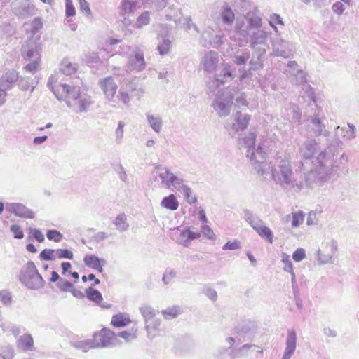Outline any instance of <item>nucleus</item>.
<instances>
[{"instance_id":"obj_47","label":"nucleus","mask_w":359,"mask_h":359,"mask_svg":"<svg viewBox=\"0 0 359 359\" xmlns=\"http://www.w3.org/2000/svg\"><path fill=\"white\" fill-rule=\"evenodd\" d=\"M76 70V65L67 60H63L60 65V72L65 75H71Z\"/></svg>"},{"instance_id":"obj_32","label":"nucleus","mask_w":359,"mask_h":359,"mask_svg":"<svg viewBox=\"0 0 359 359\" xmlns=\"http://www.w3.org/2000/svg\"><path fill=\"white\" fill-rule=\"evenodd\" d=\"M265 158H263V159H261L258 156H256L253 158V160L252 161H254L252 163V165L254 167V169L257 171V174L259 175L263 176L265 174L268 172V170L271 168L269 166V165L265 162Z\"/></svg>"},{"instance_id":"obj_57","label":"nucleus","mask_w":359,"mask_h":359,"mask_svg":"<svg viewBox=\"0 0 359 359\" xmlns=\"http://www.w3.org/2000/svg\"><path fill=\"white\" fill-rule=\"evenodd\" d=\"M124 126L125 123L123 121H119L118 123V126L115 130V142L118 144L122 143L124 134Z\"/></svg>"},{"instance_id":"obj_2","label":"nucleus","mask_w":359,"mask_h":359,"mask_svg":"<svg viewBox=\"0 0 359 359\" xmlns=\"http://www.w3.org/2000/svg\"><path fill=\"white\" fill-rule=\"evenodd\" d=\"M271 179L276 185L291 194L299 193L304 188L302 177H298L297 170H294L290 154L279 156L271 168Z\"/></svg>"},{"instance_id":"obj_18","label":"nucleus","mask_w":359,"mask_h":359,"mask_svg":"<svg viewBox=\"0 0 359 359\" xmlns=\"http://www.w3.org/2000/svg\"><path fill=\"white\" fill-rule=\"evenodd\" d=\"M236 69L228 63H223L215 71L214 78L220 83L231 81L235 78Z\"/></svg>"},{"instance_id":"obj_26","label":"nucleus","mask_w":359,"mask_h":359,"mask_svg":"<svg viewBox=\"0 0 359 359\" xmlns=\"http://www.w3.org/2000/svg\"><path fill=\"white\" fill-rule=\"evenodd\" d=\"M19 78L18 73L16 71H11L4 74L0 80V90L6 93L10 90L18 81Z\"/></svg>"},{"instance_id":"obj_51","label":"nucleus","mask_w":359,"mask_h":359,"mask_svg":"<svg viewBox=\"0 0 359 359\" xmlns=\"http://www.w3.org/2000/svg\"><path fill=\"white\" fill-rule=\"evenodd\" d=\"M180 307L179 306H173L162 311V313L166 319L175 318L180 313Z\"/></svg>"},{"instance_id":"obj_12","label":"nucleus","mask_w":359,"mask_h":359,"mask_svg":"<svg viewBox=\"0 0 359 359\" xmlns=\"http://www.w3.org/2000/svg\"><path fill=\"white\" fill-rule=\"evenodd\" d=\"M325 252L321 250L317 251V260L320 265L333 264L335 260V254L338 250V243L336 240L331 239L324 243Z\"/></svg>"},{"instance_id":"obj_45","label":"nucleus","mask_w":359,"mask_h":359,"mask_svg":"<svg viewBox=\"0 0 359 359\" xmlns=\"http://www.w3.org/2000/svg\"><path fill=\"white\" fill-rule=\"evenodd\" d=\"M93 339H85L75 341L73 344L74 346L83 352H87L91 348H96L93 343Z\"/></svg>"},{"instance_id":"obj_14","label":"nucleus","mask_w":359,"mask_h":359,"mask_svg":"<svg viewBox=\"0 0 359 359\" xmlns=\"http://www.w3.org/2000/svg\"><path fill=\"white\" fill-rule=\"evenodd\" d=\"M325 119V116L321 109H318V111L311 116V121L308 124V130L310 131L315 137L324 135L328 137L330 132L325 128V125L323 121Z\"/></svg>"},{"instance_id":"obj_22","label":"nucleus","mask_w":359,"mask_h":359,"mask_svg":"<svg viewBox=\"0 0 359 359\" xmlns=\"http://www.w3.org/2000/svg\"><path fill=\"white\" fill-rule=\"evenodd\" d=\"M13 11L16 15L27 18L35 13V8L28 1L18 2L15 0L12 3Z\"/></svg>"},{"instance_id":"obj_30","label":"nucleus","mask_w":359,"mask_h":359,"mask_svg":"<svg viewBox=\"0 0 359 359\" xmlns=\"http://www.w3.org/2000/svg\"><path fill=\"white\" fill-rule=\"evenodd\" d=\"M138 0H121L120 6H119V10H120V15L122 16L129 15L130 14H133L137 7Z\"/></svg>"},{"instance_id":"obj_23","label":"nucleus","mask_w":359,"mask_h":359,"mask_svg":"<svg viewBox=\"0 0 359 359\" xmlns=\"http://www.w3.org/2000/svg\"><path fill=\"white\" fill-rule=\"evenodd\" d=\"M6 208L8 211L19 217L29 219H33L34 217V212L22 203H6Z\"/></svg>"},{"instance_id":"obj_64","label":"nucleus","mask_w":359,"mask_h":359,"mask_svg":"<svg viewBox=\"0 0 359 359\" xmlns=\"http://www.w3.org/2000/svg\"><path fill=\"white\" fill-rule=\"evenodd\" d=\"M60 259H73V253L68 249H57L55 250V257Z\"/></svg>"},{"instance_id":"obj_10","label":"nucleus","mask_w":359,"mask_h":359,"mask_svg":"<svg viewBox=\"0 0 359 359\" xmlns=\"http://www.w3.org/2000/svg\"><path fill=\"white\" fill-rule=\"evenodd\" d=\"M93 343L96 348H111L117 344V337L115 333L106 327L95 332L93 336Z\"/></svg>"},{"instance_id":"obj_42","label":"nucleus","mask_w":359,"mask_h":359,"mask_svg":"<svg viewBox=\"0 0 359 359\" xmlns=\"http://www.w3.org/2000/svg\"><path fill=\"white\" fill-rule=\"evenodd\" d=\"M250 57L248 50L238 51L232 57L233 62L238 66L243 65Z\"/></svg>"},{"instance_id":"obj_52","label":"nucleus","mask_w":359,"mask_h":359,"mask_svg":"<svg viewBox=\"0 0 359 359\" xmlns=\"http://www.w3.org/2000/svg\"><path fill=\"white\" fill-rule=\"evenodd\" d=\"M233 101L235 100V105L238 107L245 106L247 107L248 102L246 100V95L243 92H236L235 94L233 93Z\"/></svg>"},{"instance_id":"obj_28","label":"nucleus","mask_w":359,"mask_h":359,"mask_svg":"<svg viewBox=\"0 0 359 359\" xmlns=\"http://www.w3.org/2000/svg\"><path fill=\"white\" fill-rule=\"evenodd\" d=\"M255 324L250 320H244L238 323L234 328L235 332L241 337L250 336L254 332Z\"/></svg>"},{"instance_id":"obj_48","label":"nucleus","mask_w":359,"mask_h":359,"mask_svg":"<svg viewBox=\"0 0 359 359\" xmlns=\"http://www.w3.org/2000/svg\"><path fill=\"white\" fill-rule=\"evenodd\" d=\"M177 272L172 268H166L162 277V281L165 285H168L176 278Z\"/></svg>"},{"instance_id":"obj_27","label":"nucleus","mask_w":359,"mask_h":359,"mask_svg":"<svg viewBox=\"0 0 359 359\" xmlns=\"http://www.w3.org/2000/svg\"><path fill=\"white\" fill-rule=\"evenodd\" d=\"M147 123L156 133H160L163 129V121L162 117L157 114L147 112L145 114Z\"/></svg>"},{"instance_id":"obj_11","label":"nucleus","mask_w":359,"mask_h":359,"mask_svg":"<svg viewBox=\"0 0 359 359\" xmlns=\"http://www.w3.org/2000/svg\"><path fill=\"white\" fill-rule=\"evenodd\" d=\"M141 93L142 91L138 88V84L135 80L124 81L120 88L118 98L124 104L129 105L130 100L135 97L140 98Z\"/></svg>"},{"instance_id":"obj_61","label":"nucleus","mask_w":359,"mask_h":359,"mask_svg":"<svg viewBox=\"0 0 359 359\" xmlns=\"http://www.w3.org/2000/svg\"><path fill=\"white\" fill-rule=\"evenodd\" d=\"M46 236L48 240L53 241L55 242H60L63 238L62 234L57 230L52 229L48 230Z\"/></svg>"},{"instance_id":"obj_19","label":"nucleus","mask_w":359,"mask_h":359,"mask_svg":"<svg viewBox=\"0 0 359 359\" xmlns=\"http://www.w3.org/2000/svg\"><path fill=\"white\" fill-rule=\"evenodd\" d=\"M219 55L217 52L210 50L206 52L203 56L200 66L208 73L214 72L218 67Z\"/></svg>"},{"instance_id":"obj_38","label":"nucleus","mask_w":359,"mask_h":359,"mask_svg":"<svg viewBox=\"0 0 359 359\" xmlns=\"http://www.w3.org/2000/svg\"><path fill=\"white\" fill-rule=\"evenodd\" d=\"M86 294L89 300L95 302L96 304L100 305L102 307H109L108 305H104L100 304L102 300V295L98 290L93 289L92 287H88V289L86 290Z\"/></svg>"},{"instance_id":"obj_13","label":"nucleus","mask_w":359,"mask_h":359,"mask_svg":"<svg viewBox=\"0 0 359 359\" xmlns=\"http://www.w3.org/2000/svg\"><path fill=\"white\" fill-rule=\"evenodd\" d=\"M250 120V115L238 111L233 116V122L231 123H226L225 127L230 135L234 137L238 132L243 131L247 128Z\"/></svg>"},{"instance_id":"obj_34","label":"nucleus","mask_w":359,"mask_h":359,"mask_svg":"<svg viewBox=\"0 0 359 359\" xmlns=\"http://www.w3.org/2000/svg\"><path fill=\"white\" fill-rule=\"evenodd\" d=\"M161 205L170 210H176L179 207V202L176 196L173 194L163 198L161 202Z\"/></svg>"},{"instance_id":"obj_60","label":"nucleus","mask_w":359,"mask_h":359,"mask_svg":"<svg viewBox=\"0 0 359 359\" xmlns=\"http://www.w3.org/2000/svg\"><path fill=\"white\" fill-rule=\"evenodd\" d=\"M290 76L294 77V81L296 83H304L306 82V74L302 69L297 72H290Z\"/></svg>"},{"instance_id":"obj_33","label":"nucleus","mask_w":359,"mask_h":359,"mask_svg":"<svg viewBox=\"0 0 359 359\" xmlns=\"http://www.w3.org/2000/svg\"><path fill=\"white\" fill-rule=\"evenodd\" d=\"M202 38L204 39L205 41L208 40V43L213 47V48H219L220 47L223 43V35H216L212 39H211L212 36V29H208L205 30L202 34Z\"/></svg>"},{"instance_id":"obj_4","label":"nucleus","mask_w":359,"mask_h":359,"mask_svg":"<svg viewBox=\"0 0 359 359\" xmlns=\"http://www.w3.org/2000/svg\"><path fill=\"white\" fill-rule=\"evenodd\" d=\"M262 20L257 8H253L249 11L241 20H237L236 25V33L238 36L240 46L247 43L249 39V34L257 28H261Z\"/></svg>"},{"instance_id":"obj_46","label":"nucleus","mask_w":359,"mask_h":359,"mask_svg":"<svg viewBox=\"0 0 359 359\" xmlns=\"http://www.w3.org/2000/svg\"><path fill=\"white\" fill-rule=\"evenodd\" d=\"M140 311L144 319V323H149L156 317V311L150 306H142L140 308Z\"/></svg>"},{"instance_id":"obj_59","label":"nucleus","mask_w":359,"mask_h":359,"mask_svg":"<svg viewBox=\"0 0 359 359\" xmlns=\"http://www.w3.org/2000/svg\"><path fill=\"white\" fill-rule=\"evenodd\" d=\"M79 6L81 12H82L84 15L87 18L92 16V11L90 8L89 4L86 0H78Z\"/></svg>"},{"instance_id":"obj_54","label":"nucleus","mask_w":359,"mask_h":359,"mask_svg":"<svg viewBox=\"0 0 359 359\" xmlns=\"http://www.w3.org/2000/svg\"><path fill=\"white\" fill-rule=\"evenodd\" d=\"M15 355V350L11 346H5L1 348L0 359H13Z\"/></svg>"},{"instance_id":"obj_16","label":"nucleus","mask_w":359,"mask_h":359,"mask_svg":"<svg viewBox=\"0 0 359 359\" xmlns=\"http://www.w3.org/2000/svg\"><path fill=\"white\" fill-rule=\"evenodd\" d=\"M41 45L34 39L28 40L22 48V56L26 61H41Z\"/></svg>"},{"instance_id":"obj_25","label":"nucleus","mask_w":359,"mask_h":359,"mask_svg":"<svg viewBox=\"0 0 359 359\" xmlns=\"http://www.w3.org/2000/svg\"><path fill=\"white\" fill-rule=\"evenodd\" d=\"M99 85L103 90L107 98L109 100H111L117 90V85L115 83L112 76H107L103 79L100 80Z\"/></svg>"},{"instance_id":"obj_55","label":"nucleus","mask_w":359,"mask_h":359,"mask_svg":"<svg viewBox=\"0 0 359 359\" xmlns=\"http://www.w3.org/2000/svg\"><path fill=\"white\" fill-rule=\"evenodd\" d=\"M281 262L284 264L283 271L285 272H292L293 270V265L290 260V256L285 253L282 252L280 255Z\"/></svg>"},{"instance_id":"obj_37","label":"nucleus","mask_w":359,"mask_h":359,"mask_svg":"<svg viewBox=\"0 0 359 359\" xmlns=\"http://www.w3.org/2000/svg\"><path fill=\"white\" fill-rule=\"evenodd\" d=\"M38 83L36 76L34 79L29 77H22L18 83V86L22 90H30L32 92Z\"/></svg>"},{"instance_id":"obj_5","label":"nucleus","mask_w":359,"mask_h":359,"mask_svg":"<svg viewBox=\"0 0 359 359\" xmlns=\"http://www.w3.org/2000/svg\"><path fill=\"white\" fill-rule=\"evenodd\" d=\"M19 280L28 289L34 290L43 288L46 283L32 261H29L23 266L20 273Z\"/></svg>"},{"instance_id":"obj_53","label":"nucleus","mask_w":359,"mask_h":359,"mask_svg":"<svg viewBox=\"0 0 359 359\" xmlns=\"http://www.w3.org/2000/svg\"><path fill=\"white\" fill-rule=\"evenodd\" d=\"M269 23L270 26L274 29L275 32L280 34L278 30V28L276 27V25H280L282 26L284 25L283 19L280 16V15L276 14V13H273V14L271 15Z\"/></svg>"},{"instance_id":"obj_15","label":"nucleus","mask_w":359,"mask_h":359,"mask_svg":"<svg viewBox=\"0 0 359 359\" xmlns=\"http://www.w3.org/2000/svg\"><path fill=\"white\" fill-rule=\"evenodd\" d=\"M273 51L275 55L289 58L294 55L295 53V46L287 41H285L279 37H276L272 42Z\"/></svg>"},{"instance_id":"obj_49","label":"nucleus","mask_w":359,"mask_h":359,"mask_svg":"<svg viewBox=\"0 0 359 359\" xmlns=\"http://www.w3.org/2000/svg\"><path fill=\"white\" fill-rule=\"evenodd\" d=\"M161 325V320L154 317L152 320H149V323H145V329L147 332L149 337L151 336L153 337L152 330H158Z\"/></svg>"},{"instance_id":"obj_1","label":"nucleus","mask_w":359,"mask_h":359,"mask_svg":"<svg viewBox=\"0 0 359 359\" xmlns=\"http://www.w3.org/2000/svg\"><path fill=\"white\" fill-rule=\"evenodd\" d=\"M342 144L338 138L331 142L327 147L320 152L316 158V163L312 161L317 151L318 143L315 139H308L299 147V155L303 161L298 165L302 170H307L308 164L313 163V168L304 173L305 185L311 189L317 186H323L329 182L340 169V165L348 161L344 154L338 158L339 148Z\"/></svg>"},{"instance_id":"obj_20","label":"nucleus","mask_w":359,"mask_h":359,"mask_svg":"<svg viewBox=\"0 0 359 359\" xmlns=\"http://www.w3.org/2000/svg\"><path fill=\"white\" fill-rule=\"evenodd\" d=\"M297 335L294 329L287 330L285 339V348L281 359H290L294 354L297 348Z\"/></svg>"},{"instance_id":"obj_58","label":"nucleus","mask_w":359,"mask_h":359,"mask_svg":"<svg viewBox=\"0 0 359 359\" xmlns=\"http://www.w3.org/2000/svg\"><path fill=\"white\" fill-rule=\"evenodd\" d=\"M55 250L53 249H44L39 255L41 260L53 261L55 259Z\"/></svg>"},{"instance_id":"obj_31","label":"nucleus","mask_w":359,"mask_h":359,"mask_svg":"<svg viewBox=\"0 0 359 359\" xmlns=\"http://www.w3.org/2000/svg\"><path fill=\"white\" fill-rule=\"evenodd\" d=\"M257 348V346L255 344H246L238 348L231 349L229 355L232 359H238L242 357L247 356L248 355V352L252 348Z\"/></svg>"},{"instance_id":"obj_9","label":"nucleus","mask_w":359,"mask_h":359,"mask_svg":"<svg viewBox=\"0 0 359 359\" xmlns=\"http://www.w3.org/2000/svg\"><path fill=\"white\" fill-rule=\"evenodd\" d=\"M233 99V93L230 90L219 91L212 103V107L219 117H226L230 114Z\"/></svg>"},{"instance_id":"obj_43","label":"nucleus","mask_w":359,"mask_h":359,"mask_svg":"<svg viewBox=\"0 0 359 359\" xmlns=\"http://www.w3.org/2000/svg\"><path fill=\"white\" fill-rule=\"evenodd\" d=\"M113 223L116 226V229L120 232L126 231L129 228V224L127 223V217L124 213L117 215Z\"/></svg>"},{"instance_id":"obj_63","label":"nucleus","mask_w":359,"mask_h":359,"mask_svg":"<svg viewBox=\"0 0 359 359\" xmlns=\"http://www.w3.org/2000/svg\"><path fill=\"white\" fill-rule=\"evenodd\" d=\"M304 219V215L303 212L299 211L293 213L292 219V226L298 227L301 224L303 223Z\"/></svg>"},{"instance_id":"obj_3","label":"nucleus","mask_w":359,"mask_h":359,"mask_svg":"<svg viewBox=\"0 0 359 359\" xmlns=\"http://www.w3.org/2000/svg\"><path fill=\"white\" fill-rule=\"evenodd\" d=\"M47 85L56 98L58 100H63L72 110L78 113L88 111L93 103L91 97L81 93L79 85L57 83L54 76L49 77Z\"/></svg>"},{"instance_id":"obj_6","label":"nucleus","mask_w":359,"mask_h":359,"mask_svg":"<svg viewBox=\"0 0 359 359\" xmlns=\"http://www.w3.org/2000/svg\"><path fill=\"white\" fill-rule=\"evenodd\" d=\"M256 137L255 133L250 132L243 139L244 147L247 149L246 156L250 161H252L253 158L256 156H258L261 159L266 157L267 152L271 147V142L267 138L262 137L258 145L255 147V143Z\"/></svg>"},{"instance_id":"obj_44","label":"nucleus","mask_w":359,"mask_h":359,"mask_svg":"<svg viewBox=\"0 0 359 359\" xmlns=\"http://www.w3.org/2000/svg\"><path fill=\"white\" fill-rule=\"evenodd\" d=\"M83 262L86 266L92 269L95 268L98 264H102L103 265L107 264L105 259H100L94 255H86L83 258Z\"/></svg>"},{"instance_id":"obj_7","label":"nucleus","mask_w":359,"mask_h":359,"mask_svg":"<svg viewBox=\"0 0 359 359\" xmlns=\"http://www.w3.org/2000/svg\"><path fill=\"white\" fill-rule=\"evenodd\" d=\"M156 173L161 181L162 187L175 191L184 182V180L179 175L174 173L172 170L163 165H156L154 167Z\"/></svg>"},{"instance_id":"obj_50","label":"nucleus","mask_w":359,"mask_h":359,"mask_svg":"<svg viewBox=\"0 0 359 359\" xmlns=\"http://www.w3.org/2000/svg\"><path fill=\"white\" fill-rule=\"evenodd\" d=\"M149 22L150 13L149 11H144L137 18L135 25L137 28L140 29L143 26L149 25Z\"/></svg>"},{"instance_id":"obj_39","label":"nucleus","mask_w":359,"mask_h":359,"mask_svg":"<svg viewBox=\"0 0 359 359\" xmlns=\"http://www.w3.org/2000/svg\"><path fill=\"white\" fill-rule=\"evenodd\" d=\"M347 126L348 128H340L339 126H337L336 130L340 129L343 137L348 140H352L356 137V128L355 126L352 123H348Z\"/></svg>"},{"instance_id":"obj_21","label":"nucleus","mask_w":359,"mask_h":359,"mask_svg":"<svg viewBox=\"0 0 359 359\" xmlns=\"http://www.w3.org/2000/svg\"><path fill=\"white\" fill-rule=\"evenodd\" d=\"M267 37L268 33L266 31L257 28V30H254L250 33L248 42H250V46L252 49L264 47L265 50H267Z\"/></svg>"},{"instance_id":"obj_29","label":"nucleus","mask_w":359,"mask_h":359,"mask_svg":"<svg viewBox=\"0 0 359 359\" xmlns=\"http://www.w3.org/2000/svg\"><path fill=\"white\" fill-rule=\"evenodd\" d=\"M16 346L18 348L24 351H31L34 349V339L32 335L29 333H25L16 341Z\"/></svg>"},{"instance_id":"obj_62","label":"nucleus","mask_w":359,"mask_h":359,"mask_svg":"<svg viewBox=\"0 0 359 359\" xmlns=\"http://www.w3.org/2000/svg\"><path fill=\"white\" fill-rule=\"evenodd\" d=\"M57 287L62 292H69L72 290L74 285L69 281L65 279H60L57 283Z\"/></svg>"},{"instance_id":"obj_41","label":"nucleus","mask_w":359,"mask_h":359,"mask_svg":"<svg viewBox=\"0 0 359 359\" xmlns=\"http://www.w3.org/2000/svg\"><path fill=\"white\" fill-rule=\"evenodd\" d=\"M178 191H181L184 194V199L189 204L195 203L197 201V198L195 195L192 194L191 189L184 184V182L177 189Z\"/></svg>"},{"instance_id":"obj_17","label":"nucleus","mask_w":359,"mask_h":359,"mask_svg":"<svg viewBox=\"0 0 359 359\" xmlns=\"http://www.w3.org/2000/svg\"><path fill=\"white\" fill-rule=\"evenodd\" d=\"M133 55L128 60L127 71L140 72L145 69L146 63L143 52L137 47L133 51Z\"/></svg>"},{"instance_id":"obj_56","label":"nucleus","mask_w":359,"mask_h":359,"mask_svg":"<svg viewBox=\"0 0 359 359\" xmlns=\"http://www.w3.org/2000/svg\"><path fill=\"white\" fill-rule=\"evenodd\" d=\"M137 328L133 327L130 331L119 332L118 336L124 339L126 341H130L137 337Z\"/></svg>"},{"instance_id":"obj_24","label":"nucleus","mask_w":359,"mask_h":359,"mask_svg":"<svg viewBox=\"0 0 359 359\" xmlns=\"http://www.w3.org/2000/svg\"><path fill=\"white\" fill-rule=\"evenodd\" d=\"M252 50V55L249 61L250 69L254 71L262 69L264 67L266 50L264 47H258Z\"/></svg>"},{"instance_id":"obj_36","label":"nucleus","mask_w":359,"mask_h":359,"mask_svg":"<svg viewBox=\"0 0 359 359\" xmlns=\"http://www.w3.org/2000/svg\"><path fill=\"white\" fill-rule=\"evenodd\" d=\"M220 15L222 19V22L226 25L232 24L235 20V14L233 11L226 4L222 6Z\"/></svg>"},{"instance_id":"obj_40","label":"nucleus","mask_w":359,"mask_h":359,"mask_svg":"<svg viewBox=\"0 0 359 359\" xmlns=\"http://www.w3.org/2000/svg\"><path fill=\"white\" fill-rule=\"evenodd\" d=\"M160 36L162 37V40L159 42L157 46V50L158 51V53L163 56L169 53L171 41L166 37V36H163L162 34H158V37Z\"/></svg>"},{"instance_id":"obj_35","label":"nucleus","mask_w":359,"mask_h":359,"mask_svg":"<svg viewBox=\"0 0 359 359\" xmlns=\"http://www.w3.org/2000/svg\"><path fill=\"white\" fill-rule=\"evenodd\" d=\"M130 320L128 314L124 313H119L114 315L111 318V323L113 326L116 327H121L128 325Z\"/></svg>"},{"instance_id":"obj_8","label":"nucleus","mask_w":359,"mask_h":359,"mask_svg":"<svg viewBox=\"0 0 359 359\" xmlns=\"http://www.w3.org/2000/svg\"><path fill=\"white\" fill-rule=\"evenodd\" d=\"M243 218L262 238L265 239L269 243H273V233L272 231L264 224V222L259 217L246 209L243 210Z\"/></svg>"}]
</instances>
